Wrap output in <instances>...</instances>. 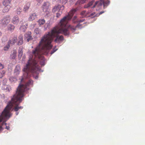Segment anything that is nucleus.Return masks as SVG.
I'll return each mask as SVG.
<instances>
[{
  "label": "nucleus",
  "instance_id": "1",
  "mask_svg": "<svg viewBox=\"0 0 145 145\" xmlns=\"http://www.w3.org/2000/svg\"><path fill=\"white\" fill-rule=\"evenodd\" d=\"M76 11L75 9H72L68 15L61 20L58 26L54 27L51 31L45 34L42 37L39 45L32 51V54L33 56H34V59H29L24 68V71L26 72L27 75H28L29 73L33 74H38L37 71L41 69L38 61H39L40 64L42 66L45 65V59L41 55H47L48 54L49 50L52 47L51 43L54 37H56L55 40V42H59L63 40L64 39L63 35H58L59 34H63L65 35H69V32L67 24L68 21L71 19Z\"/></svg>",
  "mask_w": 145,
  "mask_h": 145
},
{
  "label": "nucleus",
  "instance_id": "2",
  "mask_svg": "<svg viewBox=\"0 0 145 145\" xmlns=\"http://www.w3.org/2000/svg\"><path fill=\"white\" fill-rule=\"evenodd\" d=\"M27 89V88H17L16 94L11 98V101L8 103L0 116V122L5 118L10 117V112L13 106H14V110L16 112L23 108V106H18L22 100V98L24 96V92ZM2 130L3 128L1 126L0 127V131Z\"/></svg>",
  "mask_w": 145,
  "mask_h": 145
},
{
  "label": "nucleus",
  "instance_id": "3",
  "mask_svg": "<svg viewBox=\"0 0 145 145\" xmlns=\"http://www.w3.org/2000/svg\"><path fill=\"white\" fill-rule=\"evenodd\" d=\"M110 1L108 0H101L95 3V4L93 6V7H97L98 8L103 5L104 8H106L110 4Z\"/></svg>",
  "mask_w": 145,
  "mask_h": 145
},
{
  "label": "nucleus",
  "instance_id": "4",
  "mask_svg": "<svg viewBox=\"0 0 145 145\" xmlns=\"http://www.w3.org/2000/svg\"><path fill=\"white\" fill-rule=\"evenodd\" d=\"M10 16H7L4 17L0 21V24L2 26H5L8 24L10 20Z\"/></svg>",
  "mask_w": 145,
  "mask_h": 145
},
{
  "label": "nucleus",
  "instance_id": "5",
  "mask_svg": "<svg viewBox=\"0 0 145 145\" xmlns=\"http://www.w3.org/2000/svg\"><path fill=\"white\" fill-rule=\"evenodd\" d=\"M82 27V25L80 24H78L75 26L70 25L67 27L68 29H70L72 32H74L77 29H80Z\"/></svg>",
  "mask_w": 145,
  "mask_h": 145
},
{
  "label": "nucleus",
  "instance_id": "6",
  "mask_svg": "<svg viewBox=\"0 0 145 145\" xmlns=\"http://www.w3.org/2000/svg\"><path fill=\"white\" fill-rule=\"evenodd\" d=\"M64 8V7L62 5L61 6L60 5H58L55 6L52 9V12H55L59 10V11L62 10Z\"/></svg>",
  "mask_w": 145,
  "mask_h": 145
},
{
  "label": "nucleus",
  "instance_id": "7",
  "mask_svg": "<svg viewBox=\"0 0 145 145\" xmlns=\"http://www.w3.org/2000/svg\"><path fill=\"white\" fill-rule=\"evenodd\" d=\"M49 6L50 3L49 2H46L44 3L42 7L43 12H48L49 10Z\"/></svg>",
  "mask_w": 145,
  "mask_h": 145
},
{
  "label": "nucleus",
  "instance_id": "8",
  "mask_svg": "<svg viewBox=\"0 0 145 145\" xmlns=\"http://www.w3.org/2000/svg\"><path fill=\"white\" fill-rule=\"evenodd\" d=\"M17 37L16 36H13L11 37L9 41L8 42V44H13L16 42Z\"/></svg>",
  "mask_w": 145,
  "mask_h": 145
},
{
  "label": "nucleus",
  "instance_id": "9",
  "mask_svg": "<svg viewBox=\"0 0 145 145\" xmlns=\"http://www.w3.org/2000/svg\"><path fill=\"white\" fill-rule=\"evenodd\" d=\"M19 22L18 17L17 16H14L12 18V22L14 24L17 25Z\"/></svg>",
  "mask_w": 145,
  "mask_h": 145
},
{
  "label": "nucleus",
  "instance_id": "10",
  "mask_svg": "<svg viewBox=\"0 0 145 145\" xmlns=\"http://www.w3.org/2000/svg\"><path fill=\"white\" fill-rule=\"evenodd\" d=\"M85 20V19H79L77 18V17L75 16L72 19L73 23L74 24L77 23H81L83 22Z\"/></svg>",
  "mask_w": 145,
  "mask_h": 145
},
{
  "label": "nucleus",
  "instance_id": "11",
  "mask_svg": "<svg viewBox=\"0 0 145 145\" xmlns=\"http://www.w3.org/2000/svg\"><path fill=\"white\" fill-rule=\"evenodd\" d=\"M89 11L86 12L85 10H83L80 13L81 16L80 17V18H83L85 17H88V15L89 14Z\"/></svg>",
  "mask_w": 145,
  "mask_h": 145
},
{
  "label": "nucleus",
  "instance_id": "12",
  "mask_svg": "<svg viewBox=\"0 0 145 145\" xmlns=\"http://www.w3.org/2000/svg\"><path fill=\"white\" fill-rule=\"evenodd\" d=\"M37 17V15L36 13H33L29 15V20L30 21H33Z\"/></svg>",
  "mask_w": 145,
  "mask_h": 145
},
{
  "label": "nucleus",
  "instance_id": "13",
  "mask_svg": "<svg viewBox=\"0 0 145 145\" xmlns=\"http://www.w3.org/2000/svg\"><path fill=\"white\" fill-rule=\"evenodd\" d=\"M31 33L30 31H28L26 34L25 35V37L27 39L28 42L32 39V38L31 36Z\"/></svg>",
  "mask_w": 145,
  "mask_h": 145
},
{
  "label": "nucleus",
  "instance_id": "14",
  "mask_svg": "<svg viewBox=\"0 0 145 145\" xmlns=\"http://www.w3.org/2000/svg\"><path fill=\"white\" fill-rule=\"evenodd\" d=\"M94 3V1H91L88 3L87 5H85L84 6V8H87L89 7H91V8H94V7H93V6L95 4V3L93 5V6H92V5H93Z\"/></svg>",
  "mask_w": 145,
  "mask_h": 145
},
{
  "label": "nucleus",
  "instance_id": "15",
  "mask_svg": "<svg viewBox=\"0 0 145 145\" xmlns=\"http://www.w3.org/2000/svg\"><path fill=\"white\" fill-rule=\"evenodd\" d=\"M16 51L15 50H14L12 52L10 56V57L12 59H15L16 56Z\"/></svg>",
  "mask_w": 145,
  "mask_h": 145
},
{
  "label": "nucleus",
  "instance_id": "16",
  "mask_svg": "<svg viewBox=\"0 0 145 145\" xmlns=\"http://www.w3.org/2000/svg\"><path fill=\"white\" fill-rule=\"evenodd\" d=\"M30 3H27L26 5L24 6L23 8V10L25 12H26L28 11L30 7Z\"/></svg>",
  "mask_w": 145,
  "mask_h": 145
},
{
  "label": "nucleus",
  "instance_id": "17",
  "mask_svg": "<svg viewBox=\"0 0 145 145\" xmlns=\"http://www.w3.org/2000/svg\"><path fill=\"white\" fill-rule=\"evenodd\" d=\"M4 7L3 10V12L4 13L8 12L10 9V5L4 6Z\"/></svg>",
  "mask_w": 145,
  "mask_h": 145
},
{
  "label": "nucleus",
  "instance_id": "18",
  "mask_svg": "<svg viewBox=\"0 0 145 145\" xmlns=\"http://www.w3.org/2000/svg\"><path fill=\"white\" fill-rule=\"evenodd\" d=\"M12 0H4L3 2V4L4 6L10 5L11 3Z\"/></svg>",
  "mask_w": 145,
  "mask_h": 145
},
{
  "label": "nucleus",
  "instance_id": "19",
  "mask_svg": "<svg viewBox=\"0 0 145 145\" xmlns=\"http://www.w3.org/2000/svg\"><path fill=\"white\" fill-rule=\"evenodd\" d=\"M15 28V27L12 24H10L7 27L8 30L10 31H13Z\"/></svg>",
  "mask_w": 145,
  "mask_h": 145
},
{
  "label": "nucleus",
  "instance_id": "20",
  "mask_svg": "<svg viewBox=\"0 0 145 145\" xmlns=\"http://www.w3.org/2000/svg\"><path fill=\"white\" fill-rule=\"evenodd\" d=\"M95 16H97V14H95V12H93L90 13V12H89V14L88 15V17H90L91 18H93Z\"/></svg>",
  "mask_w": 145,
  "mask_h": 145
},
{
  "label": "nucleus",
  "instance_id": "21",
  "mask_svg": "<svg viewBox=\"0 0 145 145\" xmlns=\"http://www.w3.org/2000/svg\"><path fill=\"white\" fill-rule=\"evenodd\" d=\"M39 24L40 25H42L45 22V20L44 19H40L38 21Z\"/></svg>",
  "mask_w": 145,
  "mask_h": 145
},
{
  "label": "nucleus",
  "instance_id": "22",
  "mask_svg": "<svg viewBox=\"0 0 145 145\" xmlns=\"http://www.w3.org/2000/svg\"><path fill=\"white\" fill-rule=\"evenodd\" d=\"M18 38L19 40L18 41V44L19 45H21L22 44L23 42L22 37L21 35H20L19 37Z\"/></svg>",
  "mask_w": 145,
  "mask_h": 145
},
{
  "label": "nucleus",
  "instance_id": "23",
  "mask_svg": "<svg viewBox=\"0 0 145 145\" xmlns=\"http://www.w3.org/2000/svg\"><path fill=\"white\" fill-rule=\"evenodd\" d=\"M18 56L21 57L22 55L23 52L22 48H20L18 50Z\"/></svg>",
  "mask_w": 145,
  "mask_h": 145
},
{
  "label": "nucleus",
  "instance_id": "24",
  "mask_svg": "<svg viewBox=\"0 0 145 145\" xmlns=\"http://www.w3.org/2000/svg\"><path fill=\"white\" fill-rule=\"evenodd\" d=\"M21 12L22 8L20 7H19V8H18L16 10V13L18 15L20 14Z\"/></svg>",
  "mask_w": 145,
  "mask_h": 145
},
{
  "label": "nucleus",
  "instance_id": "25",
  "mask_svg": "<svg viewBox=\"0 0 145 145\" xmlns=\"http://www.w3.org/2000/svg\"><path fill=\"white\" fill-rule=\"evenodd\" d=\"M27 27L25 25L21 26L20 27V29L21 31L23 32H25L26 29Z\"/></svg>",
  "mask_w": 145,
  "mask_h": 145
},
{
  "label": "nucleus",
  "instance_id": "26",
  "mask_svg": "<svg viewBox=\"0 0 145 145\" xmlns=\"http://www.w3.org/2000/svg\"><path fill=\"white\" fill-rule=\"evenodd\" d=\"M10 44H8V43L7 45L6 46L4 47V50L5 51H7L8 50L9 48L10 47Z\"/></svg>",
  "mask_w": 145,
  "mask_h": 145
},
{
  "label": "nucleus",
  "instance_id": "27",
  "mask_svg": "<svg viewBox=\"0 0 145 145\" xmlns=\"http://www.w3.org/2000/svg\"><path fill=\"white\" fill-rule=\"evenodd\" d=\"M62 14V11H58V12L57 13L56 15V17L59 18L60 17L61 14Z\"/></svg>",
  "mask_w": 145,
  "mask_h": 145
},
{
  "label": "nucleus",
  "instance_id": "28",
  "mask_svg": "<svg viewBox=\"0 0 145 145\" xmlns=\"http://www.w3.org/2000/svg\"><path fill=\"white\" fill-rule=\"evenodd\" d=\"M34 32L36 34H39L40 32V30L38 28H36L35 29Z\"/></svg>",
  "mask_w": 145,
  "mask_h": 145
},
{
  "label": "nucleus",
  "instance_id": "29",
  "mask_svg": "<svg viewBox=\"0 0 145 145\" xmlns=\"http://www.w3.org/2000/svg\"><path fill=\"white\" fill-rule=\"evenodd\" d=\"M6 125V126L5 127L6 129H9V128H10L9 127V126H7L6 125L7 123H5V122H3L2 123V125Z\"/></svg>",
  "mask_w": 145,
  "mask_h": 145
},
{
  "label": "nucleus",
  "instance_id": "30",
  "mask_svg": "<svg viewBox=\"0 0 145 145\" xmlns=\"http://www.w3.org/2000/svg\"><path fill=\"white\" fill-rule=\"evenodd\" d=\"M68 0H60V1L63 4H65L67 1Z\"/></svg>",
  "mask_w": 145,
  "mask_h": 145
},
{
  "label": "nucleus",
  "instance_id": "31",
  "mask_svg": "<svg viewBox=\"0 0 145 145\" xmlns=\"http://www.w3.org/2000/svg\"><path fill=\"white\" fill-rule=\"evenodd\" d=\"M4 68L3 65L0 63V69H2Z\"/></svg>",
  "mask_w": 145,
  "mask_h": 145
},
{
  "label": "nucleus",
  "instance_id": "32",
  "mask_svg": "<svg viewBox=\"0 0 145 145\" xmlns=\"http://www.w3.org/2000/svg\"><path fill=\"white\" fill-rule=\"evenodd\" d=\"M57 50H54V49H53L51 51V54H52L53 53H54V52H55Z\"/></svg>",
  "mask_w": 145,
  "mask_h": 145
},
{
  "label": "nucleus",
  "instance_id": "33",
  "mask_svg": "<svg viewBox=\"0 0 145 145\" xmlns=\"http://www.w3.org/2000/svg\"><path fill=\"white\" fill-rule=\"evenodd\" d=\"M104 12V11H101L99 12V14H97V16H99L100 15L102 14Z\"/></svg>",
  "mask_w": 145,
  "mask_h": 145
},
{
  "label": "nucleus",
  "instance_id": "34",
  "mask_svg": "<svg viewBox=\"0 0 145 145\" xmlns=\"http://www.w3.org/2000/svg\"><path fill=\"white\" fill-rule=\"evenodd\" d=\"M5 73V72L4 71H2V72L1 73V74H2V76L1 77H0V78H2L3 75H4Z\"/></svg>",
  "mask_w": 145,
  "mask_h": 145
},
{
  "label": "nucleus",
  "instance_id": "35",
  "mask_svg": "<svg viewBox=\"0 0 145 145\" xmlns=\"http://www.w3.org/2000/svg\"><path fill=\"white\" fill-rule=\"evenodd\" d=\"M37 2H39L40 3L42 2V0H37Z\"/></svg>",
  "mask_w": 145,
  "mask_h": 145
},
{
  "label": "nucleus",
  "instance_id": "36",
  "mask_svg": "<svg viewBox=\"0 0 145 145\" xmlns=\"http://www.w3.org/2000/svg\"><path fill=\"white\" fill-rule=\"evenodd\" d=\"M7 90L9 92L10 90H11V88H8L7 89Z\"/></svg>",
  "mask_w": 145,
  "mask_h": 145
},
{
  "label": "nucleus",
  "instance_id": "37",
  "mask_svg": "<svg viewBox=\"0 0 145 145\" xmlns=\"http://www.w3.org/2000/svg\"><path fill=\"white\" fill-rule=\"evenodd\" d=\"M2 33L0 31V37L2 35Z\"/></svg>",
  "mask_w": 145,
  "mask_h": 145
},
{
  "label": "nucleus",
  "instance_id": "38",
  "mask_svg": "<svg viewBox=\"0 0 145 145\" xmlns=\"http://www.w3.org/2000/svg\"><path fill=\"white\" fill-rule=\"evenodd\" d=\"M38 78V76H37L36 77H35V78Z\"/></svg>",
  "mask_w": 145,
  "mask_h": 145
},
{
  "label": "nucleus",
  "instance_id": "39",
  "mask_svg": "<svg viewBox=\"0 0 145 145\" xmlns=\"http://www.w3.org/2000/svg\"><path fill=\"white\" fill-rule=\"evenodd\" d=\"M18 112H17L16 113V115H18Z\"/></svg>",
  "mask_w": 145,
  "mask_h": 145
}]
</instances>
